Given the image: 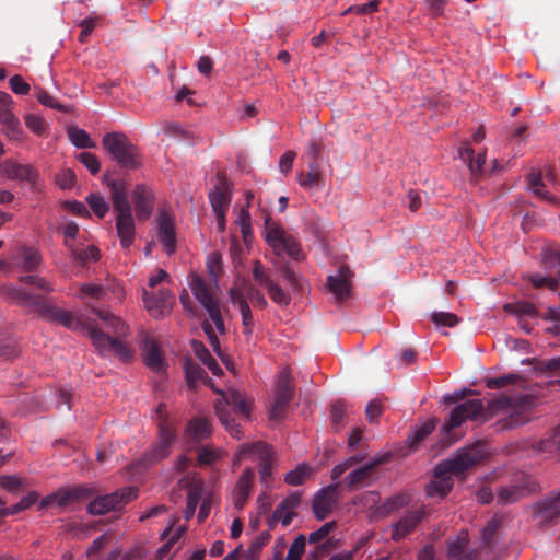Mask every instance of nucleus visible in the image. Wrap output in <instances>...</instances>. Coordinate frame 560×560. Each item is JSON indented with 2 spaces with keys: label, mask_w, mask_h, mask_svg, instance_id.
<instances>
[{
  "label": "nucleus",
  "mask_w": 560,
  "mask_h": 560,
  "mask_svg": "<svg viewBox=\"0 0 560 560\" xmlns=\"http://www.w3.org/2000/svg\"><path fill=\"white\" fill-rule=\"evenodd\" d=\"M488 388H499L503 392L490 399L486 409L480 399H470L455 406L442 427L443 432L450 435L452 430L466 420H475L485 412L486 418L499 415L514 418L525 410V378L521 374L509 373L486 380Z\"/></svg>",
  "instance_id": "nucleus-1"
},
{
  "label": "nucleus",
  "mask_w": 560,
  "mask_h": 560,
  "mask_svg": "<svg viewBox=\"0 0 560 560\" xmlns=\"http://www.w3.org/2000/svg\"><path fill=\"white\" fill-rule=\"evenodd\" d=\"M2 292L13 303L30 307L45 318L59 323L70 330L86 335L90 339L92 330L97 329L82 312H69L59 308L50 304L49 301L40 300L22 288L5 285L2 288Z\"/></svg>",
  "instance_id": "nucleus-2"
},
{
  "label": "nucleus",
  "mask_w": 560,
  "mask_h": 560,
  "mask_svg": "<svg viewBox=\"0 0 560 560\" xmlns=\"http://www.w3.org/2000/svg\"><path fill=\"white\" fill-rule=\"evenodd\" d=\"M363 454L348 457L343 462L335 465L330 471L332 480H338L347 470H350L343 480L345 487L350 490H358L369 486L375 478V468L383 462L380 457H373L368 462L357 466L364 460Z\"/></svg>",
  "instance_id": "nucleus-3"
},
{
  "label": "nucleus",
  "mask_w": 560,
  "mask_h": 560,
  "mask_svg": "<svg viewBox=\"0 0 560 560\" xmlns=\"http://www.w3.org/2000/svg\"><path fill=\"white\" fill-rule=\"evenodd\" d=\"M159 436L155 444L144 454L138 465L148 467L167 457L176 442V421L171 418L166 406L160 404L155 410Z\"/></svg>",
  "instance_id": "nucleus-4"
},
{
  "label": "nucleus",
  "mask_w": 560,
  "mask_h": 560,
  "mask_svg": "<svg viewBox=\"0 0 560 560\" xmlns=\"http://www.w3.org/2000/svg\"><path fill=\"white\" fill-rule=\"evenodd\" d=\"M108 187L112 192V200L116 215V232L124 248L130 247L135 240V220L128 200L127 189L122 182L110 180Z\"/></svg>",
  "instance_id": "nucleus-5"
},
{
  "label": "nucleus",
  "mask_w": 560,
  "mask_h": 560,
  "mask_svg": "<svg viewBox=\"0 0 560 560\" xmlns=\"http://www.w3.org/2000/svg\"><path fill=\"white\" fill-rule=\"evenodd\" d=\"M233 409L234 412L248 420L252 409V400L245 397L243 393L236 389H230L228 394H222V400H218L215 404V411L231 436L235 439L242 438L241 428L234 423V420L230 416L229 409Z\"/></svg>",
  "instance_id": "nucleus-6"
},
{
  "label": "nucleus",
  "mask_w": 560,
  "mask_h": 560,
  "mask_svg": "<svg viewBox=\"0 0 560 560\" xmlns=\"http://www.w3.org/2000/svg\"><path fill=\"white\" fill-rule=\"evenodd\" d=\"M262 236L277 256L289 257L294 260L303 258L300 244L295 237L275 222L270 215L265 217Z\"/></svg>",
  "instance_id": "nucleus-7"
},
{
  "label": "nucleus",
  "mask_w": 560,
  "mask_h": 560,
  "mask_svg": "<svg viewBox=\"0 0 560 560\" xmlns=\"http://www.w3.org/2000/svg\"><path fill=\"white\" fill-rule=\"evenodd\" d=\"M105 151L122 167L137 168L140 166L138 149L122 132L106 133L102 140Z\"/></svg>",
  "instance_id": "nucleus-8"
},
{
  "label": "nucleus",
  "mask_w": 560,
  "mask_h": 560,
  "mask_svg": "<svg viewBox=\"0 0 560 560\" xmlns=\"http://www.w3.org/2000/svg\"><path fill=\"white\" fill-rule=\"evenodd\" d=\"M248 459L259 465V480L265 487H268V480L272 474V452L264 442L244 444L234 456L233 465H238L242 460Z\"/></svg>",
  "instance_id": "nucleus-9"
},
{
  "label": "nucleus",
  "mask_w": 560,
  "mask_h": 560,
  "mask_svg": "<svg viewBox=\"0 0 560 560\" xmlns=\"http://www.w3.org/2000/svg\"><path fill=\"white\" fill-rule=\"evenodd\" d=\"M189 288L195 299L208 313L210 319L215 326V329L220 334H224L225 326L221 314L219 300L212 294L203 279L196 273L191 275L189 279Z\"/></svg>",
  "instance_id": "nucleus-10"
},
{
  "label": "nucleus",
  "mask_w": 560,
  "mask_h": 560,
  "mask_svg": "<svg viewBox=\"0 0 560 560\" xmlns=\"http://www.w3.org/2000/svg\"><path fill=\"white\" fill-rule=\"evenodd\" d=\"M482 458L479 445L457 450L446 460L439 463V470L446 469L452 475H459Z\"/></svg>",
  "instance_id": "nucleus-11"
},
{
  "label": "nucleus",
  "mask_w": 560,
  "mask_h": 560,
  "mask_svg": "<svg viewBox=\"0 0 560 560\" xmlns=\"http://www.w3.org/2000/svg\"><path fill=\"white\" fill-rule=\"evenodd\" d=\"M291 397V373L288 369H283L277 378L275 398L269 407V418L276 421L282 419Z\"/></svg>",
  "instance_id": "nucleus-12"
},
{
  "label": "nucleus",
  "mask_w": 560,
  "mask_h": 560,
  "mask_svg": "<svg viewBox=\"0 0 560 560\" xmlns=\"http://www.w3.org/2000/svg\"><path fill=\"white\" fill-rule=\"evenodd\" d=\"M143 306L153 318L167 316L173 306L172 293L167 289H160L158 292L142 288Z\"/></svg>",
  "instance_id": "nucleus-13"
},
{
  "label": "nucleus",
  "mask_w": 560,
  "mask_h": 560,
  "mask_svg": "<svg viewBox=\"0 0 560 560\" xmlns=\"http://www.w3.org/2000/svg\"><path fill=\"white\" fill-rule=\"evenodd\" d=\"M136 498V491L131 487L94 499L89 503L88 511L93 515H102L110 510L120 509L127 502Z\"/></svg>",
  "instance_id": "nucleus-14"
},
{
  "label": "nucleus",
  "mask_w": 560,
  "mask_h": 560,
  "mask_svg": "<svg viewBox=\"0 0 560 560\" xmlns=\"http://www.w3.org/2000/svg\"><path fill=\"white\" fill-rule=\"evenodd\" d=\"M119 338L110 337L100 329L92 330L91 332V341L101 355H107L113 352L121 361H128L132 357L131 350Z\"/></svg>",
  "instance_id": "nucleus-15"
},
{
  "label": "nucleus",
  "mask_w": 560,
  "mask_h": 560,
  "mask_svg": "<svg viewBox=\"0 0 560 560\" xmlns=\"http://www.w3.org/2000/svg\"><path fill=\"white\" fill-rule=\"evenodd\" d=\"M1 170L7 178L27 182L35 190H40L44 186L39 173L32 165L5 161Z\"/></svg>",
  "instance_id": "nucleus-16"
},
{
  "label": "nucleus",
  "mask_w": 560,
  "mask_h": 560,
  "mask_svg": "<svg viewBox=\"0 0 560 560\" xmlns=\"http://www.w3.org/2000/svg\"><path fill=\"white\" fill-rule=\"evenodd\" d=\"M556 186V177L551 168L545 172L527 175V187L533 195L541 200L552 202L555 200L552 188Z\"/></svg>",
  "instance_id": "nucleus-17"
},
{
  "label": "nucleus",
  "mask_w": 560,
  "mask_h": 560,
  "mask_svg": "<svg viewBox=\"0 0 560 560\" xmlns=\"http://www.w3.org/2000/svg\"><path fill=\"white\" fill-rule=\"evenodd\" d=\"M560 517V491L537 502L534 509V518L539 527L549 526Z\"/></svg>",
  "instance_id": "nucleus-18"
},
{
  "label": "nucleus",
  "mask_w": 560,
  "mask_h": 560,
  "mask_svg": "<svg viewBox=\"0 0 560 560\" xmlns=\"http://www.w3.org/2000/svg\"><path fill=\"white\" fill-rule=\"evenodd\" d=\"M338 483L323 487L313 499V511L318 520H324L332 511L337 503Z\"/></svg>",
  "instance_id": "nucleus-19"
},
{
  "label": "nucleus",
  "mask_w": 560,
  "mask_h": 560,
  "mask_svg": "<svg viewBox=\"0 0 560 560\" xmlns=\"http://www.w3.org/2000/svg\"><path fill=\"white\" fill-rule=\"evenodd\" d=\"M254 478L255 471L253 468H246L237 478L231 494L235 509L242 510L245 506L250 493Z\"/></svg>",
  "instance_id": "nucleus-20"
},
{
  "label": "nucleus",
  "mask_w": 560,
  "mask_h": 560,
  "mask_svg": "<svg viewBox=\"0 0 560 560\" xmlns=\"http://www.w3.org/2000/svg\"><path fill=\"white\" fill-rule=\"evenodd\" d=\"M299 504L300 497L298 494H291L284 498L275 509L269 526L272 527L276 522H280L283 527L289 526L292 520L298 515L296 509Z\"/></svg>",
  "instance_id": "nucleus-21"
},
{
  "label": "nucleus",
  "mask_w": 560,
  "mask_h": 560,
  "mask_svg": "<svg viewBox=\"0 0 560 560\" xmlns=\"http://www.w3.org/2000/svg\"><path fill=\"white\" fill-rule=\"evenodd\" d=\"M158 237L168 255L176 249V236L173 219L166 212H160L158 217Z\"/></svg>",
  "instance_id": "nucleus-22"
},
{
  "label": "nucleus",
  "mask_w": 560,
  "mask_h": 560,
  "mask_svg": "<svg viewBox=\"0 0 560 560\" xmlns=\"http://www.w3.org/2000/svg\"><path fill=\"white\" fill-rule=\"evenodd\" d=\"M350 278L351 271L347 267L340 268L336 275L328 277V290L337 301H342L350 294Z\"/></svg>",
  "instance_id": "nucleus-23"
},
{
  "label": "nucleus",
  "mask_w": 560,
  "mask_h": 560,
  "mask_svg": "<svg viewBox=\"0 0 560 560\" xmlns=\"http://www.w3.org/2000/svg\"><path fill=\"white\" fill-rule=\"evenodd\" d=\"M211 433L210 423L206 418H195L190 420L184 432V441L189 446L200 443L208 439Z\"/></svg>",
  "instance_id": "nucleus-24"
},
{
  "label": "nucleus",
  "mask_w": 560,
  "mask_h": 560,
  "mask_svg": "<svg viewBox=\"0 0 560 560\" xmlns=\"http://www.w3.org/2000/svg\"><path fill=\"white\" fill-rule=\"evenodd\" d=\"M453 479L452 474L446 469L439 470V464L434 468V475L430 483L427 486V494L431 498L438 497L443 499L452 489Z\"/></svg>",
  "instance_id": "nucleus-25"
},
{
  "label": "nucleus",
  "mask_w": 560,
  "mask_h": 560,
  "mask_svg": "<svg viewBox=\"0 0 560 560\" xmlns=\"http://www.w3.org/2000/svg\"><path fill=\"white\" fill-rule=\"evenodd\" d=\"M132 200L138 219H148L153 210V194L144 185H137L132 191Z\"/></svg>",
  "instance_id": "nucleus-26"
},
{
  "label": "nucleus",
  "mask_w": 560,
  "mask_h": 560,
  "mask_svg": "<svg viewBox=\"0 0 560 560\" xmlns=\"http://www.w3.org/2000/svg\"><path fill=\"white\" fill-rule=\"evenodd\" d=\"M179 485L183 487H189L187 494V504L184 512L186 520H189L195 514L196 508L200 501L203 492V483L197 480L195 477H185L179 480Z\"/></svg>",
  "instance_id": "nucleus-27"
},
{
  "label": "nucleus",
  "mask_w": 560,
  "mask_h": 560,
  "mask_svg": "<svg viewBox=\"0 0 560 560\" xmlns=\"http://www.w3.org/2000/svg\"><path fill=\"white\" fill-rule=\"evenodd\" d=\"M235 295L247 303L250 301L261 307L267 305V301L260 292L249 281L244 279L237 280L230 289V299H233Z\"/></svg>",
  "instance_id": "nucleus-28"
},
{
  "label": "nucleus",
  "mask_w": 560,
  "mask_h": 560,
  "mask_svg": "<svg viewBox=\"0 0 560 560\" xmlns=\"http://www.w3.org/2000/svg\"><path fill=\"white\" fill-rule=\"evenodd\" d=\"M12 264L25 271H33L42 264V256L37 249L20 247L11 257Z\"/></svg>",
  "instance_id": "nucleus-29"
},
{
  "label": "nucleus",
  "mask_w": 560,
  "mask_h": 560,
  "mask_svg": "<svg viewBox=\"0 0 560 560\" xmlns=\"http://www.w3.org/2000/svg\"><path fill=\"white\" fill-rule=\"evenodd\" d=\"M424 516V511L418 509L407 512L396 524L393 525L392 538L399 540L416 528Z\"/></svg>",
  "instance_id": "nucleus-30"
},
{
  "label": "nucleus",
  "mask_w": 560,
  "mask_h": 560,
  "mask_svg": "<svg viewBox=\"0 0 560 560\" xmlns=\"http://www.w3.org/2000/svg\"><path fill=\"white\" fill-rule=\"evenodd\" d=\"M142 351L143 361L150 370L158 373L164 370V360L155 340L152 338H145L142 342Z\"/></svg>",
  "instance_id": "nucleus-31"
},
{
  "label": "nucleus",
  "mask_w": 560,
  "mask_h": 560,
  "mask_svg": "<svg viewBox=\"0 0 560 560\" xmlns=\"http://www.w3.org/2000/svg\"><path fill=\"white\" fill-rule=\"evenodd\" d=\"M93 313L105 323L107 329L116 337H126L129 334V326L126 322L109 310L93 308Z\"/></svg>",
  "instance_id": "nucleus-32"
},
{
  "label": "nucleus",
  "mask_w": 560,
  "mask_h": 560,
  "mask_svg": "<svg viewBox=\"0 0 560 560\" xmlns=\"http://www.w3.org/2000/svg\"><path fill=\"white\" fill-rule=\"evenodd\" d=\"M212 211H228L231 202V190L224 179H220L214 189L209 192Z\"/></svg>",
  "instance_id": "nucleus-33"
},
{
  "label": "nucleus",
  "mask_w": 560,
  "mask_h": 560,
  "mask_svg": "<svg viewBox=\"0 0 560 560\" xmlns=\"http://www.w3.org/2000/svg\"><path fill=\"white\" fill-rule=\"evenodd\" d=\"M468 533L462 530L455 538L450 540L447 556L450 560H471V556L466 552L468 545Z\"/></svg>",
  "instance_id": "nucleus-34"
},
{
  "label": "nucleus",
  "mask_w": 560,
  "mask_h": 560,
  "mask_svg": "<svg viewBox=\"0 0 560 560\" xmlns=\"http://www.w3.org/2000/svg\"><path fill=\"white\" fill-rule=\"evenodd\" d=\"M530 448L535 453L539 454H552L555 451L560 452V427L557 429L556 433L546 439H541L539 442H529L527 441V450Z\"/></svg>",
  "instance_id": "nucleus-35"
},
{
  "label": "nucleus",
  "mask_w": 560,
  "mask_h": 560,
  "mask_svg": "<svg viewBox=\"0 0 560 560\" xmlns=\"http://www.w3.org/2000/svg\"><path fill=\"white\" fill-rule=\"evenodd\" d=\"M0 124L2 125V132L8 139L13 141L22 139L23 129L19 118L14 114L2 116Z\"/></svg>",
  "instance_id": "nucleus-36"
},
{
  "label": "nucleus",
  "mask_w": 560,
  "mask_h": 560,
  "mask_svg": "<svg viewBox=\"0 0 560 560\" xmlns=\"http://www.w3.org/2000/svg\"><path fill=\"white\" fill-rule=\"evenodd\" d=\"M270 534L265 532L258 535L248 546L246 550L243 551L242 557L244 560H259L264 547L269 541Z\"/></svg>",
  "instance_id": "nucleus-37"
},
{
  "label": "nucleus",
  "mask_w": 560,
  "mask_h": 560,
  "mask_svg": "<svg viewBox=\"0 0 560 560\" xmlns=\"http://www.w3.org/2000/svg\"><path fill=\"white\" fill-rule=\"evenodd\" d=\"M459 158L468 163V167L472 174H478L482 171V166L485 164L486 158L485 154H478L476 159L472 158L474 151L472 149L465 144L459 149Z\"/></svg>",
  "instance_id": "nucleus-38"
},
{
  "label": "nucleus",
  "mask_w": 560,
  "mask_h": 560,
  "mask_svg": "<svg viewBox=\"0 0 560 560\" xmlns=\"http://www.w3.org/2000/svg\"><path fill=\"white\" fill-rule=\"evenodd\" d=\"M191 345L195 354L203 362V364L207 365L214 375H220L222 373V369L215 359L211 357L209 350L198 341H192Z\"/></svg>",
  "instance_id": "nucleus-39"
},
{
  "label": "nucleus",
  "mask_w": 560,
  "mask_h": 560,
  "mask_svg": "<svg viewBox=\"0 0 560 560\" xmlns=\"http://www.w3.org/2000/svg\"><path fill=\"white\" fill-rule=\"evenodd\" d=\"M88 490L83 487H75L73 489H60L56 491L57 506L62 508L73 503L80 498L84 497Z\"/></svg>",
  "instance_id": "nucleus-40"
},
{
  "label": "nucleus",
  "mask_w": 560,
  "mask_h": 560,
  "mask_svg": "<svg viewBox=\"0 0 560 560\" xmlns=\"http://www.w3.org/2000/svg\"><path fill=\"white\" fill-rule=\"evenodd\" d=\"M68 137L71 143L77 148L89 149L95 147L94 141L84 129L70 127L68 129Z\"/></svg>",
  "instance_id": "nucleus-41"
},
{
  "label": "nucleus",
  "mask_w": 560,
  "mask_h": 560,
  "mask_svg": "<svg viewBox=\"0 0 560 560\" xmlns=\"http://www.w3.org/2000/svg\"><path fill=\"white\" fill-rule=\"evenodd\" d=\"M435 429V421L430 420L416 427L407 439V443L410 447H415L418 443L423 441L429 434Z\"/></svg>",
  "instance_id": "nucleus-42"
},
{
  "label": "nucleus",
  "mask_w": 560,
  "mask_h": 560,
  "mask_svg": "<svg viewBox=\"0 0 560 560\" xmlns=\"http://www.w3.org/2000/svg\"><path fill=\"white\" fill-rule=\"evenodd\" d=\"M312 471L313 469L308 465L301 464L290 470L284 480L288 485L300 486L311 476Z\"/></svg>",
  "instance_id": "nucleus-43"
},
{
  "label": "nucleus",
  "mask_w": 560,
  "mask_h": 560,
  "mask_svg": "<svg viewBox=\"0 0 560 560\" xmlns=\"http://www.w3.org/2000/svg\"><path fill=\"white\" fill-rule=\"evenodd\" d=\"M231 303L236 306L242 315V323L245 328V334L250 335L252 334V326H253V317L252 312L248 303L241 298L233 296V299H230Z\"/></svg>",
  "instance_id": "nucleus-44"
},
{
  "label": "nucleus",
  "mask_w": 560,
  "mask_h": 560,
  "mask_svg": "<svg viewBox=\"0 0 560 560\" xmlns=\"http://www.w3.org/2000/svg\"><path fill=\"white\" fill-rule=\"evenodd\" d=\"M226 452L222 448L201 447L198 453V462L200 465H213L223 458Z\"/></svg>",
  "instance_id": "nucleus-45"
},
{
  "label": "nucleus",
  "mask_w": 560,
  "mask_h": 560,
  "mask_svg": "<svg viewBox=\"0 0 560 560\" xmlns=\"http://www.w3.org/2000/svg\"><path fill=\"white\" fill-rule=\"evenodd\" d=\"M104 288H106L105 301H115L121 303L125 299V290L120 285L118 281L115 279H109L104 283Z\"/></svg>",
  "instance_id": "nucleus-46"
},
{
  "label": "nucleus",
  "mask_w": 560,
  "mask_h": 560,
  "mask_svg": "<svg viewBox=\"0 0 560 560\" xmlns=\"http://www.w3.org/2000/svg\"><path fill=\"white\" fill-rule=\"evenodd\" d=\"M105 291L106 288H104V283H83L80 287V292L78 293V295L81 299L93 298L97 300H104L106 293Z\"/></svg>",
  "instance_id": "nucleus-47"
},
{
  "label": "nucleus",
  "mask_w": 560,
  "mask_h": 560,
  "mask_svg": "<svg viewBox=\"0 0 560 560\" xmlns=\"http://www.w3.org/2000/svg\"><path fill=\"white\" fill-rule=\"evenodd\" d=\"M207 269L210 278L214 283L218 282L222 270V256L218 252H212L207 256Z\"/></svg>",
  "instance_id": "nucleus-48"
},
{
  "label": "nucleus",
  "mask_w": 560,
  "mask_h": 560,
  "mask_svg": "<svg viewBox=\"0 0 560 560\" xmlns=\"http://www.w3.org/2000/svg\"><path fill=\"white\" fill-rule=\"evenodd\" d=\"M202 328L205 330V334L208 336L209 342H210L213 351L221 358V360L226 365V368L232 371L233 365H232L231 361L228 358H225L223 355V353L221 352L219 339H218L217 335L214 334L211 325L209 323H205L202 325Z\"/></svg>",
  "instance_id": "nucleus-49"
},
{
  "label": "nucleus",
  "mask_w": 560,
  "mask_h": 560,
  "mask_svg": "<svg viewBox=\"0 0 560 560\" xmlns=\"http://www.w3.org/2000/svg\"><path fill=\"white\" fill-rule=\"evenodd\" d=\"M86 201L93 212L101 219L104 218L109 210L108 202L100 194L89 195Z\"/></svg>",
  "instance_id": "nucleus-50"
},
{
  "label": "nucleus",
  "mask_w": 560,
  "mask_h": 560,
  "mask_svg": "<svg viewBox=\"0 0 560 560\" xmlns=\"http://www.w3.org/2000/svg\"><path fill=\"white\" fill-rule=\"evenodd\" d=\"M320 179V172L318 171V166L316 163L310 164V172L306 174L301 173L298 176V180L301 187L311 188L316 185Z\"/></svg>",
  "instance_id": "nucleus-51"
},
{
  "label": "nucleus",
  "mask_w": 560,
  "mask_h": 560,
  "mask_svg": "<svg viewBox=\"0 0 560 560\" xmlns=\"http://www.w3.org/2000/svg\"><path fill=\"white\" fill-rule=\"evenodd\" d=\"M0 487L11 493H16L25 487V480L18 475L0 476Z\"/></svg>",
  "instance_id": "nucleus-52"
},
{
  "label": "nucleus",
  "mask_w": 560,
  "mask_h": 560,
  "mask_svg": "<svg viewBox=\"0 0 560 560\" xmlns=\"http://www.w3.org/2000/svg\"><path fill=\"white\" fill-rule=\"evenodd\" d=\"M236 224L246 242L252 236V219L247 208H242L237 214Z\"/></svg>",
  "instance_id": "nucleus-53"
},
{
  "label": "nucleus",
  "mask_w": 560,
  "mask_h": 560,
  "mask_svg": "<svg viewBox=\"0 0 560 560\" xmlns=\"http://www.w3.org/2000/svg\"><path fill=\"white\" fill-rule=\"evenodd\" d=\"M431 319L438 328L454 327L458 323L457 316L448 312H433L431 314Z\"/></svg>",
  "instance_id": "nucleus-54"
},
{
  "label": "nucleus",
  "mask_w": 560,
  "mask_h": 560,
  "mask_svg": "<svg viewBox=\"0 0 560 560\" xmlns=\"http://www.w3.org/2000/svg\"><path fill=\"white\" fill-rule=\"evenodd\" d=\"M55 182L60 189H71L75 184V174L70 168H63L56 175Z\"/></svg>",
  "instance_id": "nucleus-55"
},
{
  "label": "nucleus",
  "mask_w": 560,
  "mask_h": 560,
  "mask_svg": "<svg viewBox=\"0 0 560 560\" xmlns=\"http://www.w3.org/2000/svg\"><path fill=\"white\" fill-rule=\"evenodd\" d=\"M38 500V493L36 491L28 492L25 497H23L19 503L7 508L9 515L16 514L21 511H24L36 503Z\"/></svg>",
  "instance_id": "nucleus-56"
},
{
  "label": "nucleus",
  "mask_w": 560,
  "mask_h": 560,
  "mask_svg": "<svg viewBox=\"0 0 560 560\" xmlns=\"http://www.w3.org/2000/svg\"><path fill=\"white\" fill-rule=\"evenodd\" d=\"M73 258L85 264L88 261H95L100 257V250L95 246H88L84 249L74 250L72 248Z\"/></svg>",
  "instance_id": "nucleus-57"
},
{
  "label": "nucleus",
  "mask_w": 560,
  "mask_h": 560,
  "mask_svg": "<svg viewBox=\"0 0 560 560\" xmlns=\"http://www.w3.org/2000/svg\"><path fill=\"white\" fill-rule=\"evenodd\" d=\"M269 294L271 300L277 303L280 306H287L290 301L291 296L289 293H287L284 290H282L278 284L271 282L268 285Z\"/></svg>",
  "instance_id": "nucleus-58"
},
{
  "label": "nucleus",
  "mask_w": 560,
  "mask_h": 560,
  "mask_svg": "<svg viewBox=\"0 0 560 560\" xmlns=\"http://www.w3.org/2000/svg\"><path fill=\"white\" fill-rule=\"evenodd\" d=\"M306 538L304 535H299L289 548L285 560H301L305 550Z\"/></svg>",
  "instance_id": "nucleus-59"
},
{
  "label": "nucleus",
  "mask_w": 560,
  "mask_h": 560,
  "mask_svg": "<svg viewBox=\"0 0 560 560\" xmlns=\"http://www.w3.org/2000/svg\"><path fill=\"white\" fill-rule=\"evenodd\" d=\"M405 498L397 495L388 498L382 505H380L376 510V513L381 515H386L392 513L393 511L404 506Z\"/></svg>",
  "instance_id": "nucleus-60"
},
{
  "label": "nucleus",
  "mask_w": 560,
  "mask_h": 560,
  "mask_svg": "<svg viewBox=\"0 0 560 560\" xmlns=\"http://www.w3.org/2000/svg\"><path fill=\"white\" fill-rule=\"evenodd\" d=\"M79 161L91 172V174L98 173L101 165L96 155L91 152H81L78 155Z\"/></svg>",
  "instance_id": "nucleus-61"
},
{
  "label": "nucleus",
  "mask_w": 560,
  "mask_h": 560,
  "mask_svg": "<svg viewBox=\"0 0 560 560\" xmlns=\"http://www.w3.org/2000/svg\"><path fill=\"white\" fill-rule=\"evenodd\" d=\"M9 84L13 93L18 95H26L31 90L30 84L19 74L11 77Z\"/></svg>",
  "instance_id": "nucleus-62"
},
{
  "label": "nucleus",
  "mask_w": 560,
  "mask_h": 560,
  "mask_svg": "<svg viewBox=\"0 0 560 560\" xmlns=\"http://www.w3.org/2000/svg\"><path fill=\"white\" fill-rule=\"evenodd\" d=\"M21 281L32 284L45 292L54 291V288L49 281H47L45 278L36 276V275L22 277Z\"/></svg>",
  "instance_id": "nucleus-63"
},
{
  "label": "nucleus",
  "mask_w": 560,
  "mask_h": 560,
  "mask_svg": "<svg viewBox=\"0 0 560 560\" xmlns=\"http://www.w3.org/2000/svg\"><path fill=\"white\" fill-rule=\"evenodd\" d=\"M253 278L262 287H268L269 283H271L269 277L265 273L264 265L258 260H256L253 266Z\"/></svg>",
  "instance_id": "nucleus-64"
}]
</instances>
